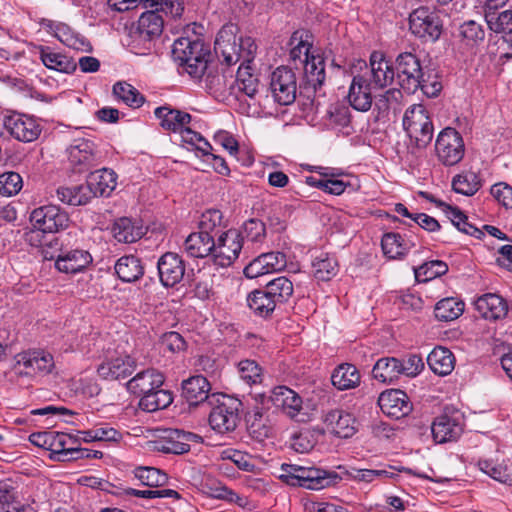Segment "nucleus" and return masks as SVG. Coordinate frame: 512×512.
I'll return each instance as SVG.
<instances>
[{
  "label": "nucleus",
  "instance_id": "1",
  "mask_svg": "<svg viewBox=\"0 0 512 512\" xmlns=\"http://www.w3.org/2000/svg\"><path fill=\"white\" fill-rule=\"evenodd\" d=\"M209 47L198 38L180 37L172 46V57L194 79H201L208 70Z\"/></svg>",
  "mask_w": 512,
  "mask_h": 512
},
{
  "label": "nucleus",
  "instance_id": "2",
  "mask_svg": "<svg viewBox=\"0 0 512 512\" xmlns=\"http://www.w3.org/2000/svg\"><path fill=\"white\" fill-rule=\"evenodd\" d=\"M238 27L234 24L224 25L217 34L214 50L223 57L227 65H233L242 60L251 63L257 46L250 37H237Z\"/></svg>",
  "mask_w": 512,
  "mask_h": 512
},
{
  "label": "nucleus",
  "instance_id": "3",
  "mask_svg": "<svg viewBox=\"0 0 512 512\" xmlns=\"http://www.w3.org/2000/svg\"><path fill=\"white\" fill-rule=\"evenodd\" d=\"M30 222L33 229L26 234V239L32 246H37L41 245V242L36 243L34 241L35 237H38L40 233L55 234L60 230H64L68 227L69 216L58 206L45 205L32 211Z\"/></svg>",
  "mask_w": 512,
  "mask_h": 512
},
{
  "label": "nucleus",
  "instance_id": "4",
  "mask_svg": "<svg viewBox=\"0 0 512 512\" xmlns=\"http://www.w3.org/2000/svg\"><path fill=\"white\" fill-rule=\"evenodd\" d=\"M403 128L412 142L413 150H424L432 141L433 123L422 104H414L406 110Z\"/></svg>",
  "mask_w": 512,
  "mask_h": 512
},
{
  "label": "nucleus",
  "instance_id": "5",
  "mask_svg": "<svg viewBox=\"0 0 512 512\" xmlns=\"http://www.w3.org/2000/svg\"><path fill=\"white\" fill-rule=\"evenodd\" d=\"M209 404L212 406L209 414L211 428L221 434L234 431L240 420L241 402L224 394H212Z\"/></svg>",
  "mask_w": 512,
  "mask_h": 512
},
{
  "label": "nucleus",
  "instance_id": "6",
  "mask_svg": "<svg viewBox=\"0 0 512 512\" xmlns=\"http://www.w3.org/2000/svg\"><path fill=\"white\" fill-rule=\"evenodd\" d=\"M395 76L400 87L408 94H414L420 86L424 67L412 52H402L395 59Z\"/></svg>",
  "mask_w": 512,
  "mask_h": 512
},
{
  "label": "nucleus",
  "instance_id": "7",
  "mask_svg": "<svg viewBox=\"0 0 512 512\" xmlns=\"http://www.w3.org/2000/svg\"><path fill=\"white\" fill-rule=\"evenodd\" d=\"M435 151L438 160L443 165H456L463 159L465 153L462 136L454 128H444L437 136Z\"/></svg>",
  "mask_w": 512,
  "mask_h": 512
},
{
  "label": "nucleus",
  "instance_id": "8",
  "mask_svg": "<svg viewBox=\"0 0 512 512\" xmlns=\"http://www.w3.org/2000/svg\"><path fill=\"white\" fill-rule=\"evenodd\" d=\"M409 29L423 42H435L441 36L442 22L429 8L419 7L409 16Z\"/></svg>",
  "mask_w": 512,
  "mask_h": 512
},
{
  "label": "nucleus",
  "instance_id": "9",
  "mask_svg": "<svg viewBox=\"0 0 512 512\" xmlns=\"http://www.w3.org/2000/svg\"><path fill=\"white\" fill-rule=\"evenodd\" d=\"M463 427V413L453 407H446L443 413L433 421L431 430L437 443H446L458 439L463 432Z\"/></svg>",
  "mask_w": 512,
  "mask_h": 512
},
{
  "label": "nucleus",
  "instance_id": "10",
  "mask_svg": "<svg viewBox=\"0 0 512 512\" xmlns=\"http://www.w3.org/2000/svg\"><path fill=\"white\" fill-rule=\"evenodd\" d=\"M244 237L237 229H229L218 235L212 261L219 267H228L239 257Z\"/></svg>",
  "mask_w": 512,
  "mask_h": 512
},
{
  "label": "nucleus",
  "instance_id": "11",
  "mask_svg": "<svg viewBox=\"0 0 512 512\" xmlns=\"http://www.w3.org/2000/svg\"><path fill=\"white\" fill-rule=\"evenodd\" d=\"M270 90L278 104H292L296 99L297 92L295 72L286 66L276 68L270 77Z\"/></svg>",
  "mask_w": 512,
  "mask_h": 512
},
{
  "label": "nucleus",
  "instance_id": "12",
  "mask_svg": "<svg viewBox=\"0 0 512 512\" xmlns=\"http://www.w3.org/2000/svg\"><path fill=\"white\" fill-rule=\"evenodd\" d=\"M15 364L10 372L13 376H33L36 373L51 372L54 362L53 357L44 351H28L19 353L15 357Z\"/></svg>",
  "mask_w": 512,
  "mask_h": 512
},
{
  "label": "nucleus",
  "instance_id": "13",
  "mask_svg": "<svg viewBox=\"0 0 512 512\" xmlns=\"http://www.w3.org/2000/svg\"><path fill=\"white\" fill-rule=\"evenodd\" d=\"M3 125L14 139L25 143L37 140L42 131L35 118L24 114L6 116Z\"/></svg>",
  "mask_w": 512,
  "mask_h": 512
},
{
  "label": "nucleus",
  "instance_id": "14",
  "mask_svg": "<svg viewBox=\"0 0 512 512\" xmlns=\"http://www.w3.org/2000/svg\"><path fill=\"white\" fill-rule=\"evenodd\" d=\"M164 20L155 10L146 11L139 17L137 27L132 32L135 43L143 44L150 49L151 43L162 34Z\"/></svg>",
  "mask_w": 512,
  "mask_h": 512
},
{
  "label": "nucleus",
  "instance_id": "15",
  "mask_svg": "<svg viewBox=\"0 0 512 512\" xmlns=\"http://www.w3.org/2000/svg\"><path fill=\"white\" fill-rule=\"evenodd\" d=\"M68 158L73 170L83 173L99 165L95 144L88 139L75 140L68 149Z\"/></svg>",
  "mask_w": 512,
  "mask_h": 512
},
{
  "label": "nucleus",
  "instance_id": "16",
  "mask_svg": "<svg viewBox=\"0 0 512 512\" xmlns=\"http://www.w3.org/2000/svg\"><path fill=\"white\" fill-rule=\"evenodd\" d=\"M286 266L287 257L284 253L279 251L262 253L244 268V275L253 279L263 274L282 271Z\"/></svg>",
  "mask_w": 512,
  "mask_h": 512
},
{
  "label": "nucleus",
  "instance_id": "17",
  "mask_svg": "<svg viewBox=\"0 0 512 512\" xmlns=\"http://www.w3.org/2000/svg\"><path fill=\"white\" fill-rule=\"evenodd\" d=\"M377 403L384 414L395 419L407 416L412 411V403L408 395L399 389L382 392Z\"/></svg>",
  "mask_w": 512,
  "mask_h": 512
},
{
  "label": "nucleus",
  "instance_id": "18",
  "mask_svg": "<svg viewBox=\"0 0 512 512\" xmlns=\"http://www.w3.org/2000/svg\"><path fill=\"white\" fill-rule=\"evenodd\" d=\"M160 282L165 287H173L184 276L185 264L181 256L173 252L164 253L157 262Z\"/></svg>",
  "mask_w": 512,
  "mask_h": 512
},
{
  "label": "nucleus",
  "instance_id": "19",
  "mask_svg": "<svg viewBox=\"0 0 512 512\" xmlns=\"http://www.w3.org/2000/svg\"><path fill=\"white\" fill-rule=\"evenodd\" d=\"M201 437L183 430H169L156 442L158 451L166 454H184L190 451V442H198Z\"/></svg>",
  "mask_w": 512,
  "mask_h": 512
},
{
  "label": "nucleus",
  "instance_id": "20",
  "mask_svg": "<svg viewBox=\"0 0 512 512\" xmlns=\"http://www.w3.org/2000/svg\"><path fill=\"white\" fill-rule=\"evenodd\" d=\"M41 25L51 34L54 35L61 43L73 48L89 52L92 47L83 36L75 33L70 26L62 22H55L49 19H43Z\"/></svg>",
  "mask_w": 512,
  "mask_h": 512
},
{
  "label": "nucleus",
  "instance_id": "21",
  "mask_svg": "<svg viewBox=\"0 0 512 512\" xmlns=\"http://www.w3.org/2000/svg\"><path fill=\"white\" fill-rule=\"evenodd\" d=\"M181 395L190 406H198L205 401L210 403L209 392L211 385L209 381L202 375L191 376L186 380L182 381L181 384Z\"/></svg>",
  "mask_w": 512,
  "mask_h": 512
},
{
  "label": "nucleus",
  "instance_id": "22",
  "mask_svg": "<svg viewBox=\"0 0 512 512\" xmlns=\"http://www.w3.org/2000/svg\"><path fill=\"white\" fill-rule=\"evenodd\" d=\"M369 83L374 88L382 89L390 85L395 77V68L385 59L382 52L373 51L370 55Z\"/></svg>",
  "mask_w": 512,
  "mask_h": 512
},
{
  "label": "nucleus",
  "instance_id": "23",
  "mask_svg": "<svg viewBox=\"0 0 512 512\" xmlns=\"http://www.w3.org/2000/svg\"><path fill=\"white\" fill-rule=\"evenodd\" d=\"M136 368L135 360L129 356H118L99 365L98 375L105 380H119L130 376Z\"/></svg>",
  "mask_w": 512,
  "mask_h": 512
},
{
  "label": "nucleus",
  "instance_id": "24",
  "mask_svg": "<svg viewBox=\"0 0 512 512\" xmlns=\"http://www.w3.org/2000/svg\"><path fill=\"white\" fill-rule=\"evenodd\" d=\"M324 422L331 433L339 438H349L357 431V422L354 416L342 409L327 412L324 416Z\"/></svg>",
  "mask_w": 512,
  "mask_h": 512
},
{
  "label": "nucleus",
  "instance_id": "25",
  "mask_svg": "<svg viewBox=\"0 0 512 512\" xmlns=\"http://www.w3.org/2000/svg\"><path fill=\"white\" fill-rule=\"evenodd\" d=\"M164 380L165 378L162 373L150 368L137 373L126 383V387L130 393L143 397L152 390L160 388Z\"/></svg>",
  "mask_w": 512,
  "mask_h": 512
},
{
  "label": "nucleus",
  "instance_id": "26",
  "mask_svg": "<svg viewBox=\"0 0 512 512\" xmlns=\"http://www.w3.org/2000/svg\"><path fill=\"white\" fill-rule=\"evenodd\" d=\"M147 229L141 220L121 217L115 220L112 226L113 237L120 243H134L140 240Z\"/></svg>",
  "mask_w": 512,
  "mask_h": 512
},
{
  "label": "nucleus",
  "instance_id": "27",
  "mask_svg": "<svg viewBox=\"0 0 512 512\" xmlns=\"http://www.w3.org/2000/svg\"><path fill=\"white\" fill-rule=\"evenodd\" d=\"M371 86L364 76L356 75L353 77L349 88L348 100L355 110L366 112L371 108L373 102Z\"/></svg>",
  "mask_w": 512,
  "mask_h": 512
},
{
  "label": "nucleus",
  "instance_id": "28",
  "mask_svg": "<svg viewBox=\"0 0 512 512\" xmlns=\"http://www.w3.org/2000/svg\"><path fill=\"white\" fill-rule=\"evenodd\" d=\"M270 401L290 418H296L302 410V399L292 389L285 386L274 388L270 395Z\"/></svg>",
  "mask_w": 512,
  "mask_h": 512
},
{
  "label": "nucleus",
  "instance_id": "29",
  "mask_svg": "<svg viewBox=\"0 0 512 512\" xmlns=\"http://www.w3.org/2000/svg\"><path fill=\"white\" fill-rule=\"evenodd\" d=\"M116 173L108 168L91 172L85 184L91 190V199L97 196H108L117 185Z\"/></svg>",
  "mask_w": 512,
  "mask_h": 512
},
{
  "label": "nucleus",
  "instance_id": "30",
  "mask_svg": "<svg viewBox=\"0 0 512 512\" xmlns=\"http://www.w3.org/2000/svg\"><path fill=\"white\" fill-rule=\"evenodd\" d=\"M476 310L485 319L497 320L505 317L508 312L506 301L499 295L487 293L475 301Z\"/></svg>",
  "mask_w": 512,
  "mask_h": 512
},
{
  "label": "nucleus",
  "instance_id": "31",
  "mask_svg": "<svg viewBox=\"0 0 512 512\" xmlns=\"http://www.w3.org/2000/svg\"><path fill=\"white\" fill-rule=\"evenodd\" d=\"M215 248L214 235H209L200 230L191 233L184 242L186 253L193 258H205L211 256Z\"/></svg>",
  "mask_w": 512,
  "mask_h": 512
},
{
  "label": "nucleus",
  "instance_id": "32",
  "mask_svg": "<svg viewBox=\"0 0 512 512\" xmlns=\"http://www.w3.org/2000/svg\"><path fill=\"white\" fill-rule=\"evenodd\" d=\"M155 116L160 120V125L163 129L171 132H181L187 124L191 122V115L189 113L172 109L167 106L158 107L155 109Z\"/></svg>",
  "mask_w": 512,
  "mask_h": 512
},
{
  "label": "nucleus",
  "instance_id": "33",
  "mask_svg": "<svg viewBox=\"0 0 512 512\" xmlns=\"http://www.w3.org/2000/svg\"><path fill=\"white\" fill-rule=\"evenodd\" d=\"M0 512H37L35 508L20 499L17 488L7 482H0Z\"/></svg>",
  "mask_w": 512,
  "mask_h": 512
},
{
  "label": "nucleus",
  "instance_id": "34",
  "mask_svg": "<svg viewBox=\"0 0 512 512\" xmlns=\"http://www.w3.org/2000/svg\"><path fill=\"white\" fill-rule=\"evenodd\" d=\"M92 262V256L85 250H71L58 256L55 266L60 272L78 273Z\"/></svg>",
  "mask_w": 512,
  "mask_h": 512
},
{
  "label": "nucleus",
  "instance_id": "35",
  "mask_svg": "<svg viewBox=\"0 0 512 512\" xmlns=\"http://www.w3.org/2000/svg\"><path fill=\"white\" fill-rule=\"evenodd\" d=\"M485 20L490 30L503 33L504 40L512 47V10L497 13L496 10L485 9Z\"/></svg>",
  "mask_w": 512,
  "mask_h": 512
},
{
  "label": "nucleus",
  "instance_id": "36",
  "mask_svg": "<svg viewBox=\"0 0 512 512\" xmlns=\"http://www.w3.org/2000/svg\"><path fill=\"white\" fill-rule=\"evenodd\" d=\"M246 422L248 433L254 440L263 442L272 435L270 420L259 408L247 414Z\"/></svg>",
  "mask_w": 512,
  "mask_h": 512
},
{
  "label": "nucleus",
  "instance_id": "37",
  "mask_svg": "<svg viewBox=\"0 0 512 512\" xmlns=\"http://www.w3.org/2000/svg\"><path fill=\"white\" fill-rule=\"evenodd\" d=\"M383 253L391 259L401 258L408 251L416 246L414 241L405 240V238L397 232L385 233L381 240Z\"/></svg>",
  "mask_w": 512,
  "mask_h": 512
},
{
  "label": "nucleus",
  "instance_id": "38",
  "mask_svg": "<svg viewBox=\"0 0 512 512\" xmlns=\"http://www.w3.org/2000/svg\"><path fill=\"white\" fill-rule=\"evenodd\" d=\"M427 363L435 374L445 376L454 369L455 357L449 349L439 346L429 353Z\"/></svg>",
  "mask_w": 512,
  "mask_h": 512
},
{
  "label": "nucleus",
  "instance_id": "39",
  "mask_svg": "<svg viewBox=\"0 0 512 512\" xmlns=\"http://www.w3.org/2000/svg\"><path fill=\"white\" fill-rule=\"evenodd\" d=\"M40 59L51 70L62 73H73L77 69V62L69 56L49 51L48 47H40Z\"/></svg>",
  "mask_w": 512,
  "mask_h": 512
},
{
  "label": "nucleus",
  "instance_id": "40",
  "mask_svg": "<svg viewBox=\"0 0 512 512\" xmlns=\"http://www.w3.org/2000/svg\"><path fill=\"white\" fill-rule=\"evenodd\" d=\"M115 272L123 282H134L143 276L144 267L138 257L126 255L117 260Z\"/></svg>",
  "mask_w": 512,
  "mask_h": 512
},
{
  "label": "nucleus",
  "instance_id": "41",
  "mask_svg": "<svg viewBox=\"0 0 512 512\" xmlns=\"http://www.w3.org/2000/svg\"><path fill=\"white\" fill-rule=\"evenodd\" d=\"M373 377L382 382L391 384L400 376V359L395 357H383L377 360L372 369Z\"/></svg>",
  "mask_w": 512,
  "mask_h": 512
},
{
  "label": "nucleus",
  "instance_id": "42",
  "mask_svg": "<svg viewBox=\"0 0 512 512\" xmlns=\"http://www.w3.org/2000/svg\"><path fill=\"white\" fill-rule=\"evenodd\" d=\"M304 63V79L307 85L316 91L320 88L326 78L325 61L320 55H311Z\"/></svg>",
  "mask_w": 512,
  "mask_h": 512
},
{
  "label": "nucleus",
  "instance_id": "43",
  "mask_svg": "<svg viewBox=\"0 0 512 512\" xmlns=\"http://www.w3.org/2000/svg\"><path fill=\"white\" fill-rule=\"evenodd\" d=\"M247 304L255 315L267 318L274 312L278 305L265 289L254 290L247 296Z\"/></svg>",
  "mask_w": 512,
  "mask_h": 512
},
{
  "label": "nucleus",
  "instance_id": "44",
  "mask_svg": "<svg viewBox=\"0 0 512 512\" xmlns=\"http://www.w3.org/2000/svg\"><path fill=\"white\" fill-rule=\"evenodd\" d=\"M332 384L339 390L355 388L360 383V373L352 364H341L332 373Z\"/></svg>",
  "mask_w": 512,
  "mask_h": 512
},
{
  "label": "nucleus",
  "instance_id": "45",
  "mask_svg": "<svg viewBox=\"0 0 512 512\" xmlns=\"http://www.w3.org/2000/svg\"><path fill=\"white\" fill-rule=\"evenodd\" d=\"M91 190L88 186L80 184L74 187H59L56 190L57 199L68 205H85L91 200Z\"/></svg>",
  "mask_w": 512,
  "mask_h": 512
},
{
  "label": "nucleus",
  "instance_id": "46",
  "mask_svg": "<svg viewBox=\"0 0 512 512\" xmlns=\"http://www.w3.org/2000/svg\"><path fill=\"white\" fill-rule=\"evenodd\" d=\"M314 277L320 281H328L338 272V262L334 256L321 252L312 261Z\"/></svg>",
  "mask_w": 512,
  "mask_h": 512
},
{
  "label": "nucleus",
  "instance_id": "47",
  "mask_svg": "<svg viewBox=\"0 0 512 512\" xmlns=\"http://www.w3.org/2000/svg\"><path fill=\"white\" fill-rule=\"evenodd\" d=\"M340 479L341 477L336 472L308 467L306 482L303 483V487L311 490H321L331 484H336Z\"/></svg>",
  "mask_w": 512,
  "mask_h": 512
},
{
  "label": "nucleus",
  "instance_id": "48",
  "mask_svg": "<svg viewBox=\"0 0 512 512\" xmlns=\"http://www.w3.org/2000/svg\"><path fill=\"white\" fill-rule=\"evenodd\" d=\"M172 402V393L160 387L141 397L139 407L147 412H155L168 407Z\"/></svg>",
  "mask_w": 512,
  "mask_h": 512
},
{
  "label": "nucleus",
  "instance_id": "49",
  "mask_svg": "<svg viewBox=\"0 0 512 512\" xmlns=\"http://www.w3.org/2000/svg\"><path fill=\"white\" fill-rule=\"evenodd\" d=\"M114 97L131 108H139L144 102V96L131 84L125 81L116 82L113 85Z\"/></svg>",
  "mask_w": 512,
  "mask_h": 512
},
{
  "label": "nucleus",
  "instance_id": "50",
  "mask_svg": "<svg viewBox=\"0 0 512 512\" xmlns=\"http://www.w3.org/2000/svg\"><path fill=\"white\" fill-rule=\"evenodd\" d=\"M310 37L311 35L309 34V32L305 30H297L291 35V60H293L294 62L300 60V62L303 63L304 60H307L311 57L310 48L312 44L309 42Z\"/></svg>",
  "mask_w": 512,
  "mask_h": 512
},
{
  "label": "nucleus",
  "instance_id": "51",
  "mask_svg": "<svg viewBox=\"0 0 512 512\" xmlns=\"http://www.w3.org/2000/svg\"><path fill=\"white\" fill-rule=\"evenodd\" d=\"M464 312V303L456 298H444L437 302L434 314L440 321H452L457 319Z\"/></svg>",
  "mask_w": 512,
  "mask_h": 512
},
{
  "label": "nucleus",
  "instance_id": "52",
  "mask_svg": "<svg viewBox=\"0 0 512 512\" xmlns=\"http://www.w3.org/2000/svg\"><path fill=\"white\" fill-rule=\"evenodd\" d=\"M267 293L272 296L277 304L286 303L293 295V283L285 276L277 277L265 286Z\"/></svg>",
  "mask_w": 512,
  "mask_h": 512
},
{
  "label": "nucleus",
  "instance_id": "53",
  "mask_svg": "<svg viewBox=\"0 0 512 512\" xmlns=\"http://www.w3.org/2000/svg\"><path fill=\"white\" fill-rule=\"evenodd\" d=\"M481 187L479 176L472 171H466L456 175L452 180V188L456 193L465 196L474 195Z\"/></svg>",
  "mask_w": 512,
  "mask_h": 512
},
{
  "label": "nucleus",
  "instance_id": "54",
  "mask_svg": "<svg viewBox=\"0 0 512 512\" xmlns=\"http://www.w3.org/2000/svg\"><path fill=\"white\" fill-rule=\"evenodd\" d=\"M478 465L482 472L494 480L509 486L512 485V466L503 463L495 464L489 460H481Z\"/></svg>",
  "mask_w": 512,
  "mask_h": 512
},
{
  "label": "nucleus",
  "instance_id": "55",
  "mask_svg": "<svg viewBox=\"0 0 512 512\" xmlns=\"http://www.w3.org/2000/svg\"><path fill=\"white\" fill-rule=\"evenodd\" d=\"M414 275L419 282H428L436 277L447 273L448 265L441 260H432L425 262L418 267H414Z\"/></svg>",
  "mask_w": 512,
  "mask_h": 512
},
{
  "label": "nucleus",
  "instance_id": "56",
  "mask_svg": "<svg viewBox=\"0 0 512 512\" xmlns=\"http://www.w3.org/2000/svg\"><path fill=\"white\" fill-rule=\"evenodd\" d=\"M223 216L222 212L218 209L206 210L200 218L199 230L209 235H214V238L221 234V227Z\"/></svg>",
  "mask_w": 512,
  "mask_h": 512
},
{
  "label": "nucleus",
  "instance_id": "57",
  "mask_svg": "<svg viewBox=\"0 0 512 512\" xmlns=\"http://www.w3.org/2000/svg\"><path fill=\"white\" fill-rule=\"evenodd\" d=\"M135 477L145 486L159 487L167 483V475L154 467H138L134 471Z\"/></svg>",
  "mask_w": 512,
  "mask_h": 512
},
{
  "label": "nucleus",
  "instance_id": "58",
  "mask_svg": "<svg viewBox=\"0 0 512 512\" xmlns=\"http://www.w3.org/2000/svg\"><path fill=\"white\" fill-rule=\"evenodd\" d=\"M403 95L399 89H389L383 94L376 97L375 109L378 111V117H386L391 108H396L399 105Z\"/></svg>",
  "mask_w": 512,
  "mask_h": 512
},
{
  "label": "nucleus",
  "instance_id": "59",
  "mask_svg": "<svg viewBox=\"0 0 512 512\" xmlns=\"http://www.w3.org/2000/svg\"><path fill=\"white\" fill-rule=\"evenodd\" d=\"M307 468L296 464L283 463L281 465L280 479L291 486L303 487L306 482Z\"/></svg>",
  "mask_w": 512,
  "mask_h": 512
},
{
  "label": "nucleus",
  "instance_id": "60",
  "mask_svg": "<svg viewBox=\"0 0 512 512\" xmlns=\"http://www.w3.org/2000/svg\"><path fill=\"white\" fill-rule=\"evenodd\" d=\"M240 378L248 385L258 384L262 381V368L254 360L245 359L238 363Z\"/></svg>",
  "mask_w": 512,
  "mask_h": 512
},
{
  "label": "nucleus",
  "instance_id": "61",
  "mask_svg": "<svg viewBox=\"0 0 512 512\" xmlns=\"http://www.w3.org/2000/svg\"><path fill=\"white\" fill-rule=\"evenodd\" d=\"M208 493L211 497L235 503L240 507H244L247 504V499L238 495L228 487L219 484L207 485Z\"/></svg>",
  "mask_w": 512,
  "mask_h": 512
},
{
  "label": "nucleus",
  "instance_id": "62",
  "mask_svg": "<svg viewBox=\"0 0 512 512\" xmlns=\"http://www.w3.org/2000/svg\"><path fill=\"white\" fill-rule=\"evenodd\" d=\"M419 82L418 90H421L428 97L438 96L443 88L437 73L427 68L424 69L423 76Z\"/></svg>",
  "mask_w": 512,
  "mask_h": 512
},
{
  "label": "nucleus",
  "instance_id": "63",
  "mask_svg": "<svg viewBox=\"0 0 512 512\" xmlns=\"http://www.w3.org/2000/svg\"><path fill=\"white\" fill-rule=\"evenodd\" d=\"M146 8H154L156 12H164L172 17H180L184 11V4L181 0H147Z\"/></svg>",
  "mask_w": 512,
  "mask_h": 512
},
{
  "label": "nucleus",
  "instance_id": "64",
  "mask_svg": "<svg viewBox=\"0 0 512 512\" xmlns=\"http://www.w3.org/2000/svg\"><path fill=\"white\" fill-rule=\"evenodd\" d=\"M330 124L336 128H346L351 122L349 108L344 104L331 105L327 112Z\"/></svg>",
  "mask_w": 512,
  "mask_h": 512
}]
</instances>
